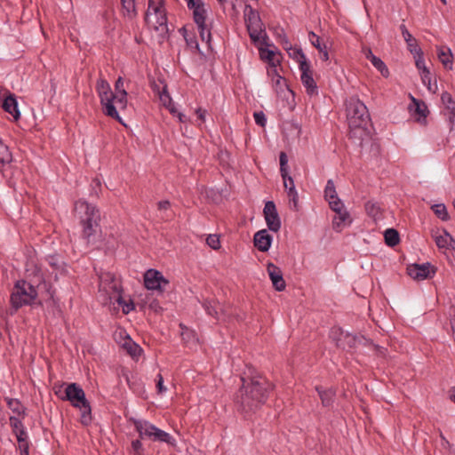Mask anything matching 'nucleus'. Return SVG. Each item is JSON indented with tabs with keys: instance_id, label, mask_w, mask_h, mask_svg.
Instances as JSON below:
<instances>
[{
	"instance_id": "obj_5",
	"label": "nucleus",
	"mask_w": 455,
	"mask_h": 455,
	"mask_svg": "<svg viewBox=\"0 0 455 455\" xmlns=\"http://www.w3.org/2000/svg\"><path fill=\"white\" fill-rule=\"evenodd\" d=\"M56 395L63 401L70 402L71 405L79 408L81 411L80 422L84 426H89L92 423V408L90 402L86 399L85 393L77 383H69L65 388V395Z\"/></svg>"
},
{
	"instance_id": "obj_13",
	"label": "nucleus",
	"mask_w": 455,
	"mask_h": 455,
	"mask_svg": "<svg viewBox=\"0 0 455 455\" xmlns=\"http://www.w3.org/2000/svg\"><path fill=\"white\" fill-rule=\"evenodd\" d=\"M300 72V81L305 87L306 92L308 96H317L319 93L318 86L313 77V70L310 63H302L301 68H299Z\"/></svg>"
},
{
	"instance_id": "obj_34",
	"label": "nucleus",
	"mask_w": 455,
	"mask_h": 455,
	"mask_svg": "<svg viewBox=\"0 0 455 455\" xmlns=\"http://www.w3.org/2000/svg\"><path fill=\"white\" fill-rule=\"evenodd\" d=\"M289 57L294 60L299 64V68H301L302 63H310L301 48H294L291 46V51H286Z\"/></svg>"
},
{
	"instance_id": "obj_29",
	"label": "nucleus",
	"mask_w": 455,
	"mask_h": 455,
	"mask_svg": "<svg viewBox=\"0 0 455 455\" xmlns=\"http://www.w3.org/2000/svg\"><path fill=\"white\" fill-rule=\"evenodd\" d=\"M121 4L123 16L125 19L132 20L137 16L135 0H121Z\"/></svg>"
},
{
	"instance_id": "obj_62",
	"label": "nucleus",
	"mask_w": 455,
	"mask_h": 455,
	"mask_svg": "<svg viewBox=\"0 0 455 455\" xmlns=\"http://www.w3.org/2000/svg\"><path fill=\"white\" fill-rule=\"evenodd\" d=\"M400 32L405 43L413 40L415 37L409 32L403 24H400Z\"/></svg>"
},
{
	"instance_id": "obj_57",
	"label": "nucleus",
	"mask_w": 455,
	"mask_h": 455,
	"mask_svg": "<svg viewBox=\"0 0 455 455\" xmlns=\"http://www.w3.org/2000/svg\"><path fill=\"white\" fill-rule=\"evenodd\" d=\"M131 446L134 455H141L143 453L142 443L140 439L132 441Z\"/></svg>"
},
{
	"instance_id": "obj_18",
	"label": "nucleus",
	"mask_w": 455,
	"mask_h": 455,
	"mask_svg": "<svg viewBox=\"0 0 455 455\" xmlns=\"http://www.w3.org/2000/svg\"><path fill=\"white\" fill-rule=\"evenodd\" d=\"M111 289L113 290L115 296L113 297L117 304L122 307V311L124 315L129 314L132 310H134L135 306L132 299L129 301H126L124 299L122 296L123 289L120 284L115 283L111 286Z\"/></svg>"
},
{
	"instance_id": "obj_22",
	"label": "nucleus",
	"mask_w": 455,
	"mask_h": 455,
	"mask_svg": "<svg viewBox=\"0 0 455 455\" xmlns=\"http://www.w3.org/2000/svg\"><path fill=\"white\" fill-rule=\"evenodd\" d=\"M2 108L4 110L10 115L12 116V117L15 120H19L20 117V112L19 110L18 107V101L16 99V96L12 93H9L4 100Z\"/></svg>"
},
{
	"instance_id": "obj_55",
	"label": "nucleus",
	"mask_w": 455,
	"mask_h": 455,
	"mask_svg": "<svg viewBox=\"0 0 455 455\" xmlns=\"http://www.w3.org/2000/svg\"><path fill=\"white\" fill-rule=\"evenodd\" d=\"M206 243L213 250H217L220 246V242L219 236L217 235H210L206 238Z\"/></svg>"
},
{
	"instance_id": "obj_52",
	"label": "nucleus",
	"mask_w": 455,
	"mask_h": 455,
	"mask_svg": "<svg viewBox=\"0 0 455 455\" xmlns=\"http://www.w3.org/2000/svg\"><path fill=\"white\" fill-rule=\"evenodd\" d=\"M90 187H91L90 194L94 195L95 196H99L100 193L101 192V187H102L100 180L98 177L92 179Z\"/></svg>"
},
{
	"instance_id": "obj_36",
	"label": "nucleus",
	"mask_w": 455,
	"mask_h": 455,
	"mask_svg": "<svg viewBox=\"0 0 455 455\" xmlns=\"http://www.w3.org/2000/svg\"><path fill=\"white\" fill-rule=\"evenodd\" d=\"M452 53L450 48L447 50L440 49L438 50V58L443 65L451 70L452 69Z\"/></svg>"
},
{
	"instance_id": "obj_47",
	"label": "nucleus",
	"mask_w": 455,
	"mask_h": 455,
	"mask_svg": "<svg viewBox=\"0 0 455 455\" xmlns=\"http://www.w3.org/2000/svg\"><path fill=\"white\" fill-rule=\"evenodd\" d=\"M406 46H407V50L410 52V53L412 56L423 52V51H422L421 47L419 46L418 40L416 38H414L411 41H408L406 43Z\"/></svg>"
},
{
	"instance_id": "obj_43",
	"label": "nucleus",
	"mask_w": 455,
	"mask_h": 455,
	"mask_svg": "<svg viewBox=\"0 0 455 455\" xmlns=\"http://www.w3.org/2000/svg\"><path fill=\"white\" fill-rule=\"evenodd\" d=\"M338 194L336 192L335 185L332 180H328L324 188V198L326 201L337 199Z\"/></svg>"
},
{
	"instance_id": "obj_46",
	"label": "nucleus",
	"mask_w": 455,
	"mask_h": 455,
	"mask_svg": "<svg viewBox=\"0 0 455 455\" xmlns=\"http://www.w3.org/2000/svg\"><path fill=\"white\" fill-rule=\"evenodd\" d=\"M9 421H10V426L12 427V434H14L21 429L23 430L26 428V427L22 423L21 417L10 416Z\"/></svg>"
},
{
	"instance_id": "obj_42",
	"label": "nucleus",
	"mask_w": 455,
	"mask_h": 455,
	"mask_svg": "<svg viewBox=\"0 0 455 455\" xmlns=\"http://www.w3.org/2000/svg\"><path fill=\"white\" fill-rule=\"evenodd\" d=\"M280 161V173L284 183H286L287 178L290 177L288 173V156L284 152H281L279 155Z\"/></svg>"
},
{
	"instance_id": "obj_15",
	"label": "nucleus",
	"mask_w": 455,
	"mask_h": 455,
	"mask_svg": "<svg viewBox=\"0 0 455 455\" xmlns=\"http://www.w3.org/2000/svg\"><path fill=\"white\" fill-rule=\"evenodd\" d=\"M267 271L272 282L274 288L278 291L285 290L286 283L283 276V272L279 267L272 262L267 263Z\"/></svg>"
},
{
	"instance_id": "obj_31",
	"label": "nucleus",
	"mask_w": 455,
	"mask_h": 455,
	"mask_svg": "<svg viewBox=\"0 0 455 455\" xmlns=\"http://www.w3.org/2000/svg\"><path fill=\"white\" fill-rule=\"evenodd\" d=\"M12 162V154L9 147L0 139V170Z\"/></svg>"
},
{
	"instance_id": "obj_54",
	"label": "nucleus",
	"mask_w": 455,
	"mask_h": 455,
	"mask_svg": "<svg viewBox=\"0 0 455 455\" xmlns=\"http://www.w3.org/2000/svg\"><path fill=\"white\" fill-rule=\"evenodd\" d=\"M278 38H279V43L282 44L283 48L285 51L291 50L292 45L283 29H282L281 33L278 34Z\"/></svg>"
},
{
	"instance_id": "obj_12",
	"label": "nucleus",
	"mask_w": 455,
	"mask_h": 455,
	"mask_svg": "<svg viewBox=\"0 0 455 455\" xmlns=\"http://www.w3.org/2000/svg\"><path fill=\"white\" fill-rule=\"evenodd\" d=\"M263 215L268 230L277 233L282 227V222L275 204L273 201L265 203Z\"/></svg>"
},
{
	"instance_id": "obj_63",
	"label": "nucleus",
	"mask_w": 455,
	"mask_h": 455,
	"mask_svg": "<svg viewBox=\"0 0 455 455\" xmlns=\"http://www.w3.org/2000/svg\"><path fill=\"white\" fill-rule=\"evenodd\" d=\"M13 435H15L17 442L18 441H21V440H28V439H29L28 434L26 428L23 429V430L21 429V430L14 433Z\"/></svg>"
},
{
	"instance_id": "obj_59",
	"label": "nucleus",
	"mask_w": 455,
	"mask_h": 455,
	"mask_svg": "<svg viewBox=\"0 0 455 455\" xmlns=\"http://www.w3.org/2000/svg\"><path fill=\"white\" fill-rule=\"evenodd\" d=\"M419 74H420V77H421L423 84L426 85L427 87V89L430 91L431 90V79H432L430 70H426Z\"/></svg>"
},
{
	"instance_id": "obj_41",
	"label": "nucleus",
	"mask_w": 455,
	"mask_h": 455,
	"mask_svg": "<svg viewBox=\"0 0 455 455\" xmlns=\"http://www.w3.org/2000/svg\"><path fill=\"white\" fill-rule=\"evenodd\" d=\"M441 100L449 113L455 116V100L451 94L448 92H443L441 95Z\"/></svg>"
},
{
	"instance_id": "obj_1",
	"label": "nucleus",
	"mask_w": 455,
	"mask_h": 455,
	"mask_svg": "<svg viewBox=\"0 0 455 455\" xmlns=\"http://www.w3.org/2000/svg\"><path fill=\"white\" fill-rule=\"evenodd\" d=\"M241 381L234 401L237 410L246 416L255 413L267 403L275 386L259 374L241 377Z\"/></svg>"
},
{
	"instance_id": "obj_17",
	"label": "nucleus",
	"mask_w": 455,
	"mask_h": 455,
	"mask_svg": "<svg viewBox=\"0 0 455 455\" xmlns=\"http://www.w3.org/2000/svg\"><path fill=\"white\" fill-rule=\"evenodd\" d=\"M124 79L119 76L115 83V103L120 109H124L127 107L128 93L124 86Z\"/></svg>"
},
{
	"instance_id": "obj_24",
	"label": "nucleus",
	"mask_w": 455,
	"mask_h": 455,
	"mask_svg": "<svg viewBox=\"0 0 455 455\" xmlns=\"http://www.w3.org/2000/svg\"><path fill=\"white\" fill-rule=\"evenodd\" d=\"M207 18H204L203 21L201 20H196L194 21L197 27L200 38L203 42H205L207 44L208 49H212V33L211 25L207 24L206 22Z\"/></svg>"
},
{
	"instance_id": "obj_7",
	"label": "nucleus",
	"mask_w": 455,
	"mask_h": 455,
	"mask_svg": "<svg viewBox=\"0 0 455 455\" xmlns=\"http://www.w3.org/2000/svg\"><path fill=\"white\" fill-rule=\"evenodd\" d=\"M37 290L35 284L24 279L18 280L11 295L12 307L19 309L24 306H32L37 298Z\"/></svg>"
},
{
	"instance_id": "obj_19",
	"label": "nucleus",
	"mask_w": 455,
	"mask_h": 455,
	"mask_svg": "<svg viewBox=\"0 0 455 455\" xmlns=\"http://www.w3.org/2000/svg\"><path fill=\"white\" fill-rule=\"evenodd\" d=\"M111 289L113 290L115 296L113 297L117 304L122 307V311L124 315L129 314L132 310H134L135 306L132 299L129 301H126L124 299L122 296L123 289L120 284L115 283L111 286Z\"/></svg>"
},
{
	"instance_id": "obj_64",
	"label": "nucleus",
	"mask_w": 455,
	"mask_h": 455,
	"mask_svg": "<svg viewBox=\"0 0 455 455\" xmlns=\"http://www.w3.org/2000/svg\"><path fill=\"white\" fill-rule=\"evenodd\" d=\"M195 112L197 116V118L202 123L205 122V116H206V113H207L206 109H203L202 108H197Z\"/></svg>"
},
{
	"instance_id": "obj_40",
	"label": "nucleus",
	"mask_w": 455,
	"mask_h": 455,
	"mask_svg": "<svg viewBox=\"0 0 455 455\" xmlns=\"http://www.w3.org/2000/svg\"><path fill=\"white\" fill-rule=\"evenodd\" d=\"M347 221H348L349 224L351 223L350 214L347 211L343 209L339 212V213H337V216L333 219V228L337 230L342 224H345Z\"/></svg>"
},
{
	"instance_id": "obj_3",
	"label": "nucleus",
	"mask_w": 455,
	"mask_h": 455,
	"mask_svg": "<svg viewBox=\"0 0 455 455\" xmlns=\"http://www.w3.org/2000/svg\"><path fill=\"white\" fill-rule=\"evenodd\" d=\"M75 211L82 227L81 237L87 244L95 243L97 235L100 233L99 208L84 199H79L75 203Z\"/></svg>"
},
{
	"instance_id": "obj_44",
	"label": "nucleus",
	"mask_w": 455,
	"mask_h": 455,
	"mask_svg": "<svg viewBox=\"0 0 455 455\" xmlns=\"http://www.w3.org/2000/svg\"><path fill=\"white\" fill-rule=\"evenodd\" d=\"M122 374L124 378L125 379L129 387L132 390H136L137 388L140 387L141 383L139 381V379L130 374L128 371H122Z\"/></svg>"
},
{
	"instance_id": "obj_53",
	"label": "nucleus",
	"mask_w": 455,
	"mask_h": 455,
	"mask_svg": "<svg viewBox=\"0 0 455 455\" xmlns=\"http://www.w3.org/2000/svg\"><path fill=\"white\" fill-rule=\"evenodd\" d=\"M330 208L336 213H339L344 209L343 202L338 197L328 201Z\"/></svg>"
},
{
	"instance_id": "obj_16",
	"label": "nucleus",
	"mask_w": 455,
	"mask_h": 455,
	"mask_svg": "<svg viewBox=\"0 0 455 455\" xmlns=\"http://www.w3.org/2000/svg\"><path fill=\"white\" fill-rule=\"evenodd\" d=\"M272 242L273 236L267 229H261L254 234L253 243L259 251H267L271 247Z\"/></svg>"
},
{
	"instance_id": "obj_2",
	"label": "nucleus",
	"mask_w": 455,
	"mask_h": 455,
	"mask_svg": "<svg viewBox=\"0 0 455 455\" xmlns=\"http://www.w3.org/2000/svg\"><path fill=\"white\" fill-rule=\"evenodd\" d=\"M349 137L363 140L370 133L371 120L366 105L357 97H350L346 103Z\"/></svg>"
},
{
	"instance_id": "obj_9",
	"label": "nucleus",
	"mask_w": 455,
	"mask_h": 455,
	"mask_svg": "<svg viewBox=\"0 0 455 455\" xmlns=\"http://www.w3.org/2000/svg\"><path fill=\"white\" fill-rule=\"evenodd\" d=\"M151 14L156 15V22L154 26L156 30L167 27L168 19L164 0H148V6L145 16L147 22H149V17Z\"/></svg>"
},
{
	"instance_id": "obj_50",
	"label": "nucleus",
	"mask_w": 455,
	"mask_h": 455,
	"mask_svg": "<svg viewBox=\"0 0 455 455\" xmlns=\"http://www.w3.org/2000/svg\"><path fill=\"white\" fill-rule=\"evenodd\" d=\"M157 209L161 212H165V216L164 218H165L166 220L172 218L173 215L172 212H168L169 210L171 209V202L169 200L159 201L157 203Z\"/></svg>"
},
{
	"instance_id": "obj_8",
	"label": "nucleus",
	"mask_w": 455,
	"mask_h": 455,
	"mask_svg": "<svg viewBox=\"0 0 455 455\" xmlns=\"http://www.w3.org/2000/svg\"><path fill=\"white\" fill-rule=\"evenodd\" d=\"M244 22L251 42L257 43L262 37V34L266 36L263 23L258 11L253 9L250 4L244 7Z\"/></svg>"
},
{
	"instance_id": "obj_28",
	"label": "nucleus",
	"mask_w": 455,
	"mask_h": 455,
	"mask_svg": "<svg viewBox=\"0 0 455 455\" xmlns=\"http://www.w3.org/2000/svg\"><path fill=\"white\" fill-rule=\"evenodd\" d=\"M4 401L6 402L7 407L17 416L24 419L27 415L26 407L21 403L19 399L5 397Z\"/></svg>"
},
{
	"instance_id": "obj_51",
	"label": "nucleus",
	"mask_w": 455,
	"mask_h": 455,
	"mask_svg": "<svg viewBox=\"0 0 455 455\" xmlns=\"http://www.w3.org/2000/svg\"><path fill=\"white\" fill-rule=\"evenodd\" d=\"M17 450L20 451V455H29L30 441L21 440L18 441Z\"/></svg>"
},
{
	"instance_id": "obj_32",
	"label": "nucleus",
	"mask_w": 455,
	"mask_h": 455,
	"mask_svg": "<svg viewBox=\"0 0 455 455\" xmlns=\"http://www.w3.org/2000/svg\"><path fill=\"white\" fill-rule=\"evenodd\" d=\"M284 188L287 190L288 196L290 197V201L293 203L294 208L298 205L299 196L295 188L294 180L290 176L287 178L286 183L283 182Z\"/></svg>"
},
{
	"instance_id": "obj_38",
	"label": "nucleus",
	"mask_w": 455,
	"mask_h": 455,
	"mask_svg": "<svg viewBox=\"0 0 455 455\" xmlns=\"http://www.w3.org/2000/svg\"><path fill=\"white\" fill-rule=\"evenodd\" d=\"M124 347L126 349L127 353L133 358L140 356L143 351L140 346L133 342L130 338L127 341L124 342Z\"/></svg>"
},
{
	"instance_id": "obj_23",
	"label": "nucleus",
	"mask_w": 455,
	"mask_h": 455,
	"mask_svg": "<svg viewBox=\"0 0 455 455\" xmlns=\"http://www.w3.org/2000/svg\"><path fill=\"white\" fill-rule=\"evenodd\" d=\"M315 389L323 407H330L333 404L336 396V390L334 388H324L322 386H315Z\"/></svg>"
},
{
	"instance_id": "obj_10",
	"label": "nucleus",
	"mask_w": 455,
	"mask_h": 455,
	"mask_svg": "<svg viewBox=\"0 0 455 455\" xmlns=\"http://www.w3.org/2000/svg\"><path fill=\"white\" fill-rule=\"evenodd\" d=\"M411 103L408 106V111L415 122L422 126L428 124L427 116L429 110L427 104L410 93Z\"/></svg>"
},
{
	"instance_id": "obj_39",
	"label": "nucleus",
	"mask_w": 455,
	"mask_h": 455,
	"mask_svg": "<svg viewBox=\"0 0 455 455\" xmlns=\"http://www.w3.org/2000/svg\"><path fill=\"white\" fill-rule=\"evenodd\" d=\"M385 243L390 247H394L398 244V230L395 228H387L384 232Z\"/></svg>"
},
{
	"instance_id": "obj_37",
	"label": "nucleus",
	"mask_w": 455,
	"mask_h": 455,
	"mask_svg": "<svg viewBox=\"0 0 455 455\" xmlns=\"http://www.w3.org/2000/svg\"><path fill=\"white\" fill-rule=\"evenodd\" d=\"M451 237L452 235L446 229H443L442 235H435V242L436 246L439 249H448L449 242L451 241Z\"/></svg>"
},
{
	"instance_id": "obj_4",
	"label": "nucleus",
	"mask_w": 455,
	"mask_h": 455,
	"mask_svg": "<svg viewBox=\"0 0 455 455\" xmlns=\"http://www.w3.org/2000/svg\"><path fill=\"white\" fill-rule=\"evenodd\" d=\"M331 339L335 342L337 347L345 351L351 352L358 348L360 346L369 347L370 349L384 354L385 348L376 345L371 339L365 338L363 335H356L348 331H344L341 328L331 331Z\"/></svg>"
},
{
	"instance_id": "obj_56",
	"label": "nucleus",
	"mask_w": 455,
	"mask_h": 455,
	"mask_svg": "<svg viewBox=\"0 0 455 455\" xmlns=\"http://www.w3.org/2000/svg\"><path fill=\"white\" fill-rule=\"evenodd\" d=\"M163 84H165V82L163 79H158L157 81L153 80L150 83V87L155 93L160 95L161 92H163Z\"/></svg>"
},
{
	"instance_id": "obj_30",
	"label": "nucleus",
	"mask_w": 455,
	"mask_h": 455,
	"mask_svg": "<svg viewBox=\"0 0 455 455\" xmlns=\"http://www.w3.org/2000/svg\"><path fill=\"white\" fill-rule=\"evenodd\" d=\"M259 52L260 58L262 60H267L270 67H277L278 65L281 64L280 52L276 53L272 50H264L261 48L259 49Z\"/></svg>"
},
{
	"instance_id": "obj_33",
	"label": "nucleus",
	"mask_w": 455,
	"mask_h": 455,
	"mask_svg": "<svg viewBox=\"0 0 455 455\" xmlns=\"http://www.w3.org/2000/svg\"><path fill=\"white\" fill-rule=\"evenodd\" d=\"M430 209L433 212L443 221H447L450 220V215L447 210L445 204L443 203H436L433 204L430 206Z\"/></svg>"
},
{
	"instance_id": "obj_60",
	"label": "nucleus",
	"mask_w": 455,
	"mask_h": 455,
	"mask_svg": "<svg viewBox=\"0 0 455 455\" xmlns=\"http://www.w3.org/2000/svg\"><path fill=\"white\" fill-rule=\"evenodd\" d=\"M253 116H254L255 123L258 125H259L261 127H264L266 125L267 117L262 111L255 112Z\"/></svg>"
},
{
	"instance_id": "obj_14",
	"label": "nucleus",
	"mask_w": 455,
	"mask_h": 455,
	"mask_svg": "<svg viewBox=\"0 0 455 455\" xmlns=\"http://www.w3.org/2000/svg\"><path fill=\"white\" fill-rule=\"evenodd\" d=\"M406 271L408 275L414 280L428 279L433 277L435 274V268L430 262L408 265Z\"/></svg>"
},
{
	"instance_id": "obj_26",
	"label": "nucleus",
	"mask_w": 455,
	"mask_h": 455,
	"mask_svg": "<svg viewBox=\"0 0 455 455\" xmlns=\"http://www.w3.org/2000/svg\"><path fill=\"white\" fill-rule=\"evenodd\" d=\"M150 440L153 442L165 443L172 447L176 446L177 443L176 439L172 435L158 428L156 426L154 427V433Z\"/></svg>"
},
{
	"instance_id": "obj_27",
	"label": "nucleus",
	"mask_w": 455,
	"mask_h": 455,
	"mask_svg": "<svg viewBox=\"0 0 455 455\" xmlns=\"http://www.w3.org/2000/svg\"><path fill=\"white\" fill-rule=\"evenodd\" d=\"M202 307L206 314L216 320L220 319V312L221 310L220 304L215 299H204Z\"/></svg>"
},
{
	"instance_id": "obj_11",
	"label": "nucleus",
	"mask_w": 455,
	"mask_h": 455,
	"mask_svg": "<svg viewBox=\"0 0 455 455\" xmlns=\"http://www.w3.org/2000/svg\"><path fill=\"white\" fill-rule=\"evenodd\" d=\"M169 284V281L163 274L154 268L148 269L144 274V285L148 290L164 291L163 286Z\"/></svg>"
},
{
	"instance_id": "obj_45",
	"label": "nucleus",
	"mask_w": 455,
	"mask_h": 455,
	"mask_svg": "<svg viewBox=\"0 0 455 455\" xmlns=\"http://www.w3.org/2000/svg\"><path fill=\"white\" fill-rule=\"evenodd\" d=\"M308 39L311 43V44L317 49V51L320 52L323 49L327 48V45L325 44L321 43V38L319 36H317L315 32L310 31L308 33Z\"/></svg>"
},
{
	"instance_id": "obj_21",
	"label": "nucleus",
	"mask_w": 455,
	"mask_h": 455,
	"mask_svg": "<svg viewBox=\"0 0 455 455\" xmlns=\"http://www.w3.org/2000/svg\"><path fill=\"white\" fill-rule=\"evenodd\" d=\"M363 53L364 54L365 58L371 61L372 66L376 68L384 77H387L389 76V71L386 64L381 60V59L375 56L372 53L371 48H363Z\"/></svg>"
},
{
	"instance_id": "obj_6",
	"label": "nucleus",
	"mask_w": 455,
	"mask_h": 455,
	"mask_svg": "<svg viewBox=\"0 0 455 455\" xmlns=\"http://www.w3.org/2000/svg\"><path fill=\"white\" fill-rule=\"evenodd\" d=\"M96 91L100 98L102 112L119 124L126 125L120 116L116 107L115 106V93L112 92L110 84L104 78H99L96 83Z\"/></svg>"
},
{
	"instance_id": "obj_35",
	"label": "nucleus",
	"mask_w": 455,
	"mask_h": 455,
	"mask_svg": "<svg viewBox=\"0 0 455 455\" xmlns=\"http://www.w3.org/2000/svg\"><path fill=\"white\" fill-rule=\"evenodd\" d=\"M364 208L367 215L372 218L375 221L381 217L380 207L377 203L368 201L365 204Z\"/></svg>"
},
{
	"instance_id": "obj_20",
	"label": "nucleus",
	"mask_w": 455,
	"mask_h": 455,
	"mask_svg": "<svg viewBox=\"0 0 455 455\" xmlns=\"http://www.w3.org/2000/svg\"><path fill=\"white\" fill-rule=\"evenodd\" d=\"M131 421L133 423L140 439L148 438L150 440L154 433V424L148 420L138 419H132Z\"/></svg>"
},
{
	"instance_id": "obj_48",
	"label": "nucleus",
	"mask_w": 455,
	"mask_h": 455,
	"mask_svg": "<svg viewBox=\"0 0 455 455\" xmlns=\"http://www.w3.org/2000/svg\"><path fill=\"white\" fill-rule=\"evenodd\" d=\"M413 59L415 60V66L419 73L429 70V68L426 66L423 52L414 55Z\"/></svg>"
},
{
	"instance_id": "obj_49",
	"label": "nucleus",
	"mask_w": 455,
	"mask_h": 455,
	"mask_svg": "<svg viewBox=\"0 0 455 455\" xmlns=\"http://www.w3.org/2000/svg\"><path fill=\"white\" fill-rule=\"evenodd\" d=\"M158 97L164 107H167L171 104V102H172V99L170 93L168 92L166 84H163V92H161L160 95H158Z\"/></svg>"
},
{
	"instance_id": "obj_25",
	"label": "nucleus",
	"mask_w": 455,
	"mask_h": 455,
	"mask_svg": "<svg viewBox=\"0 0 455 455\" xmlns=\"http://www.w3.org/2000/svg\"><path fill=\"white\" fill-rule=\"evenodd\" d=\"M189 10L193 12V20H203L204 18H207L208 9L205 3L203 0H195L192 4L187 5Z\"/></svg>"
},
{
	"instance_id": "obj_61",
	"label": "nucleus",
	"mask_w": 455,
	"mask_h": 455,
	"mask_svg": "<svg viewBox=\"0 0 455 455\" xmlns=\"http://www.w3.org/2000/svg\"><path fill=\"white\" fill-rule=\"evenodd\" d=\"M274 86L277 89H282L283 86L288 87L286 80L280 75H276L275 78H272Z\"/></svg>"
},
{
	"instance_id": "obj_58",
	"label": "nucleus",
	"mask_w": 455,
	"mask_h": 455,
	"mask_svg": "<svg viewBox=\"0 0 455 455\" xmlns=\"http://www.w3.org/2000/svg\"><path fill=\"white\" fill-rule=\"evenodd\" d=\"M156 390L158 394H164L167 391V388L164 385V377L161 373H158L156 378Z\"/></svg>"
}]
</instances>
